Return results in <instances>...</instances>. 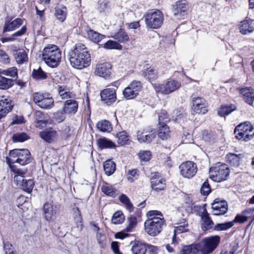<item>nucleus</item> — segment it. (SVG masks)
I'll use <instances>...</instances> for the list:
<instances>
[{
    "label": "nucleus",
    "mask_w": 254,
    "mask_h": 254,
    "mask_svg": "<svg viewBox=\"0 0 254 254\" xmlns=\"http://www.w3.org/2000/svg\"><path fill=\"white\" fill-rule=\"evenodd\" d=\"M69 60L71 66L81 69L88 67L90 64V54L85 45L77 44L69 53Z\"/></svg>",
    "instance_id": "f257e3e1"
},
{
    "label": "nucleus",
    "mask_w": 254,
    "mask_h": 254,
    "mask_svg": "<svg viewBox=\"0 0 254 254\" xmlns=\"http://www.w3.org/2000/svg\"><path fill=\"white\" fill-rule=\"evenodd\" d=\"M148 219L144 222V229L147 234L151 236H156L162 230L165 225V221L160 211L150 210L147 212Z\"/></svg>",
    "instance_id": "f03ea898"
},
{
    "label": "nucleus",
    "mask_w": 254,
    "mask_h": 254,
    "mask_svg": "<svg viewBox=\"0 0 254 254\" xmlns=\"http://www.w3.org/2000/svg\"><path fill=\"white\" fill-rule=\"evenodd\" d=\"M42 58L48 66L57 67L61 62L62 52L56 45H48L43 50Z\"/></svg>",
    "instance_id": "7ed1b4c3"
},
{
    "label": "nucleus",
    "mask_w": 254,
    "mask_h": 254,
    "mask_svg": "<svg viewBox=\"0 0 254 254\" xmlns=\"http://www.w3.org/2000/svg\"><path fill=\"white\" fill-rule=\"evenodd\" d=\"M31 154L26 149H15L10 151L7 162L9 164L17 163L21 165H25L31 161Z\"/></svg>",
    "instance_id": "20e7f679"
},
{
    "label": "nucleus",
    "mask_w": 254,
    "mask_h": 254,
    "mask_svg": "<svg viewBox=\"0 0 254 254\" xmlns=\"http://www.w3.org/2000/svg\"><path fill=\"white\" fill-rule=\"evenodd\" d=\"M230 171L227 165L217 163L211 167L209 176L213 181L220 182L226 180L229 176Z\"/></svg>",
    "instance_id": "39448f33"
},
{
    "label": "nucleus",
    "mask_w": 254,
    "mask_h": 254,
    "mask_svg": "<svg viewBox=\"0 0 254 254\" xmlns=\"http://www.w3.org/2000/svg\"><path fill=\"white\" fill-rule=\"evenodd\" d=\"M234 133L238 139L248 141L254 137V127L250 122H245L235 127Z\"/></svg>",
    "instance_id": "423d86ee"
},
{
    "label": "nucleus",
    "mask_w": 254,
    "mask_h": 254,
    "mask_svg": "<svg viewBox=\"0 0 254 254\" xmlns=\"http://www.w3.org/2000/svg\"><path fill=\"white\" fill-rule=\"evenodd\" d=\"M181 86V83L177 80L170 79L163 84L155 83L153 87L156 92L168 95L178 90Z\"/></svg>",
    "instance_id": "0eeeda50"
},
{
    "label": "nucleus",
    "mask_w": 254,
    "mask_h": 254,
    "mask_svg": "<svg viewBox=\"0 0 254 254\" xmlns=\"http://www.w3.org/2000/svg\"><path fill=\"white\" fill-rule=\"evenodd\" d=\"M164 20L162 12L159 10L148 12L145 17V23L147 27L157 29L163 24Z\"/></svg>",
    "instance_id": "6e6552de"
},
{
    "label": "nucleus",
    "mask_w": 254,
    "mask_h": 254,
    "mask_svg": "<svg viewBox=\"0 0 254 254\" xmlns=\"http://www.w3.org/2000/svg\"><path fill=\"white\" fill-rule=\"evenodd\" d=\"M220 241L219 236H213L204 239L198 245L199 251L202 254H210L217 247Z\"/></svg>",
    "instance_id": "1a4fd4ad"
},
{
    "label": "nucleus",
    "mask_w": 254,
    "mask_h": 254,
    "mask_svg": "<svg viewBox=\"0 0 254 254\" xmlns=\"http://www.w3.org/2000/svg\"><path fill=\"white\" fill-rule=\"evenodd\" d=\"M34 103L41 108L50 109L54 106V101L49 94L35 93L33 96Z\"/></svg>",
    "instance_id": "9d476101"
},
{
    "label": "nucleus",
    "mask_w": 254,
    "mask_h": 254,
    "mask_svg": "<svg viewBox=\"0 0 254 254\" xmlns=\"http://www.w3.org/2000/svg\"><path fill=\"white\" fill-rule=\"evenodd\" d=\"M179 169L181 175L187 179L194 177L197 171L196 164L190 161L182 163L179 166Z\"/></svg>",
    "instance_id": "9b49d317"
},
{
    "label": "nucleus",
    "mask_w": 254,
    "mask_h": 254,
    "mask_svg": "<svg viewBox=\"0 0 254 254\" xmlns=\"http://www.w3.org/2000/svg\"><path fill=\"white\" fill-rule=\"evenodd\" d=\"M142 89V84L139 81L134 80L123 90L124 97L127 99L135 98Z\"/></svg>",
    "instance_id": "f8f14e48"
},
{
    "label": "nucleus",
    "mask_w": 254,
    "mask_h": 254,
    "mask_svg": "<svg viewBox=\"0 0 254 254\" xmlns=\"http://www.w3.org/2000/svg\"><path fill=\"white\" fill-rule=\"evenodd\" d=\"M117 87H109L100 92L101 100L108 105L114 103L117 100L116 90Z\"/></svg>",
    "instance_id": "ddd939ff"
},
{
    "label": "nucleus",
    "mask_w": 254,
    "mask_h": 254,
    "mask_svg": "<svg viewBox=\"0 0 254 254\" xmlns=\"http://www.w3.org/2000/svg\"><path fill=\"white\" fill-rule=\"evenodd\" d=\"M136 139L139 143L150 142L156 136L155 131L151 129H143L136 132Z\"/></svg>",
    "instance_id": "4468645a"
},
{
    "label": "nucleus",
    "mask_w": 254,
    "mask_h": 254,
    "mask_svg": "<svg viewBox=\"0 0 254 254\" xmlns=\"http://www.w3.org/2000/svg\"><path fill=\"white\" fill-rule=\"evenodd\" d=\"M45 218L48 221L54 220L56 215L59 212L60 206L54 205L52 202H46L44 205Z\"/></svg>",
    "instance_id": "2eb2a0df"
},
{
    "label": "nucleus",
    "mask_w": 254,
    "mask_h": 254,
    "mask_svg": "<svg viewBox=\"0 0 254 254\" xmlns=\"http://www.w3.org/2000/svg\"><path fill=\"white\" fill-rule=\"evenodd\" d=\"M212 214L213 215H221L228 211L227 202L225 200L215 199L211 204Z\"/></svg>",
    "instance_id": "dca6fc26"
},
{
    "label": "nucleus",
    "mask_w": 254,
    "mask_h": 254,
    "mask_svg": "<svg viewBox=\"0 0 254 254\" xmlns=\"http://www.w3.org/2000/svg\"><path fill=\"white\" fill-rule=\"evenodd\" d=\"M192 104L191 109L194 113L204 114L207 112L204 99L198 97H192Z\"/></svg>",
    "instance_id": "f3484780"
},
{
    "label": "nucleus",
    "mask_w": 254,
    "mask_h": 254,
    "mask_svg": "<svg viewBox=\"0 0 254 254\" xmlns=\"http://www.w3.org/2000/svg\"><path fill=\"white\" fill-rule=\"evenodd\" d=\"M152 175L151 178L152 189L156 191L163 190L166 187V180L162 178L158 172L152 173Z\"/></svg>",
    "instance_id": "a211bd4d"
},
{
    "label": "nucleus",
    "mask_w": 254,
    "mask_h": 254,
    "mask_svg": "<svg viewBox=\"0 0 254 254\" xmlns=\"http://www.w3.org/2000/svg\"><path fill=\"white\" fill-rule=\"evenodd\" d=\"M23 19L17 18L13 20L10 17H7L4 21L3 32H10L16 30L23 23Z\"/></svg>",
    "instance_id": "6ab92c4d"
},
{
    "label": "nucleus",
    "mask_w": 254,
    "mask_h": 254,
    "mask_svg": "<svg viewBox=\"0 0 254 254\" xmlns=\"http://www.w3.org/2000/svg\"><path fill=\"white\" fill-rule=\"evenodd\" d=\"M111 65L110 63L105 62L96 64L94 73L96 75L107 78L111 74Z\"/></svg>",
    "instance_id": "aec40b11"
},
{
    "label": "nucleus",
    "mask_w": 254,
    "mask_h": 254,
    "mask_svg": "<svg viewBox=\"0 0 254 254\" xmlns=\"http://www.w3.org/2000/svg\"><path fill=\"white\" fill-rule=\"evenodd\" d=\"M188 8V4L185 0L178 1L173 6V14L178 18H181L182 16L187 14Z\"/></svg>",
    "instance_id": "412c9836"
},
{
    "label": "nucleus",
    "mask_w": 254,
    "mask_h": 254,
    "mask_svg": "<svg viewBox=\"0 0 254 254\" xmlns=\"http://www.w3.org/2000/svg\"><path fill=\"white\" fill-rule=\"evenodd\" d=\"M239 29L243 35L252 33L254 30V20L250 18L243 20L239 24Z\"/></svg>",
    "instance_id": "4be33fe9"
},
{
    "label": "nucleus",
    "mask_w": 254,
    "mask_h": 254,
    "mask_svg": "<svg viewBox=\"0 0 254 254\" xmlns=\"http://www.w3.org/2000/svg\"><path fill=\"white\" fill-rule=\"evenodd\" d=\"M78 108V102L73 99H68L65 101L64 104L63 109L67 115H75Z\"/></svg>",
    "instance_id": "5701e85b"
},
{
    "label": "nucleus",
    "mask_w": 254,
    "mask_h": 254,
    "mask_svg": "<svg viewBox=\"0 0 254 254\" xmlns=\"http://www.w3.org/2000/svg\"><path fill=\"white\" fill-rule=\"evenodd\" d=\"M147 246L145 244L139 241H135L132 245L131 251L132 254H145L147 251ZM149 250L153 251L156 247L153 246L148 245Z\"/></svg>",
    "instance_id": "b1692460"
},
{
    "label": "nucleus",
    "mask_w": 254,
    "mask_h": 254,
    "mask_svg": "<svg viewBox=\"0 0 254 254\" xmlns=\"http://www.w3.org/2000/svg\"><path fill=\"white\" fill-rule=\"evenodd\" d=\"M39 136L48 143H52L58 138L57 131L52 129H46L40 132Z\"/></svg>",
    "instance_id": "393cba45"
},
{
    "label": "nucleus",
    "mask_w": 254,
    "mask_h": 254,
    "mask_svg": "<svg viewBox=\"0 0 254 254\" xmlns=\"http://www.w3.org/2000/svg\"><path fill=\"white\" fill-rule=\"evenodd\" d=\"M13 106L9 97L5 96L0 97V112L6 115L12 110Z\"/></svg>",
    "instance_id": "a878e982"
},
{
    "label": "nucleus",
    "mask_w": 254,
    "mask_h": 254,
    "mask_svg": "<svg viewBox=\"0 0 254 254\" xmlns=\"http://www.w3.org/2000/svg\"><path fill=\"white\" fill-rule=\"evenodd\" d=\"M201 217L203 223H202V228L203 230H207L210 229H214V224L209 216L206 209H204L201 213Z\"/></svg>",
    "instance_id": "bb28decb"
},
{
    "label": "nucleus",
    "mask_w": 254,
    "mask_h": 254,
    "mask_svg": "<svg viewBox=\"0 0 254 254\" xmlns=\"http://www.w3.org/2000/svg\"><path fill=\"white\" fill-rule=\"evenodd\" d=\"M243 158L242 154L238 155L232 153H230L226 156L227 162L234 167L239 166L242 162Z\"/></svg>",
    "instance_id": "cd10ccee"
},
{
    "label": "nucleus",
    "mask_w": 254,
    "mask_h": 254,
    "mask_svg": "<svg viewBox=\"0 0 254 254\" xmlns=\"http://www.w3.org/2000/svg\"><path fill=\"white\" fill-rule=\"evenodd\" d=\"M97 143L101 149H114L116 147V145L114 142L105 137L98 139Z\"/></svg>",
    "instance_id": "c85d7f7f"
},
{
    "label": "nucleus",
    "mask_w": 254,
    "mask_h": 254,
    "mask_svg": "<svg viewBox=\"0 0 254 254\" xmlns=\"http://www.w3.org/2000/svg\"><path fill=\"white\" fill-rule=\"evenodd\" d=\"M55 15L58 20L63 22L67 15L66 7L63 5H57L55 8Z\"/></svg>",
    "instance_id": "c756f323"
},
{
    "label": "nucleus",
    "mask_w": 254,
    "mask_h": 254,
    "mask_svg": "<svg viewBox=\"0 0 254 254\" xmlns=\"http://www.w3.org/2000/svg\"><path fill=\"white\" fill-rule=\"evenodd\" d=\"M240 93L246 102L250 105H253L254 95L252 90L247 88H242L240 90Z\"/></svg>",
    "instance_id": "7c9ffc66"
},
{
    "label": "nucleus",
    "mask_w": 254,
    "mask_h": 254,
    "mask_svg": "<svg viewBox=\"0 0 254 254\" xmlns=\"http://www.w3.org/2000/svg\"><path fill=\"white\" fill-rule=\"evenodd\" d=\"M27 31V27L26 25L23 26L21 29L13 33L11 36L8 37H2L0 39L2 43H4L7 42H13L16 39L14 37H20L24 35Z\"/></svg>",
    "instance_id": "2f4dec72"
},
{
    "label": "nucleus",
    "mask_w": 254,
    "mask_h": 254,
    "mask_svg": "<svg viewBox=\"0 0 254 254\" xmlns=\"http://www.w3.org/2000/svg\"><path fill=\"white\" fill-rule=\"evenodd\" d=\"M14 58L17 64H22L27 62L28 60L26 52L23 49H18L14 54Z\"/></svg>",
    "instance_id": "473e14b6"
},
{
    "label": "nucleus",
    "mask_w": 254,
    "mask_h": 254,
    "mask_svg": "<svg viewBox=\"0 0 254 254\" xmlns=\"http://www.w3.org/2000/svg\"><path fill=\"white\" fill-rule=\"evenodd\" d=\"M142 75L149 81L155 80L157 77L156 70L151 67L144 68L142 71Z\"/></svg>",
    "instance_id": "72a5a7b5"
},
{
    "label": "nucleus",
    "mask_w": 254,
    "mask_h": 254,
    "mask_svg": "<svg viewBox=\"0 0 254 254\" xmlns=\"http://www.w3.org/2000/svg\"><path fill=\"white\" fill-rule=\"evenodd\" d=\"M59 95L62 99H71L75 97V95L70 92L65 87L59 86L58 87Z\"/></svg>",
    "instance_id": "f704fd0d"
},
{
    "label": "nucleus",
    "mask_w": 254,
    "mask_h": 254,
    "mask_svg": "<svg viewBox=\"0 0 254 254\" xmlns=\"http://www.w3.org/2000/svg\"><path fill=\"white\" fill-rule=\"evenodd\" d=\"M236 107L234 105L221 106L218 110V114L221 117H225L235 111Z\"/></svg>",
    "instance_id": "c9c22d12"
},
{
    "label": "nucleus",
    "mask_w": 254,
    "mask_h": 254,
    "mask_svg": "<svg viewBox=\"0 0 254 254\" xmlns=\"http://www.w3.org/2000/svg\"><path fill=\"white\" fill-rule=\"evenodd\" d=\"M14 85V80L0 75V89L6 90Z\"/></svg>",
    "instance_id": "e433bc0d"
},
{
    "label": "nucleus",
    "mask_w": 254,
    "mask_h": 254,
    "mask_svg": "<svg viewBox=\"0 0 254 254\" xmlns=\"http://www.w3.org/2000/svg\"><path fill=\"white\" fill-rule=\"evenodd\" d=\"M97 128L102 132H109L112 130L111 124L107 120H101L96 125Z\"/></svg>",
    "instance_id": "4c0bfd02"
},
{
    "label": "nucleus",
    "mask_w": 254,
    "mask_h": 254,
    "mask_svg": "<svg viewBox=\"0 0 254 254\" xmlns=\"http://www.w3.org/2000/svg\"><path fill=\"white\" fill-rule=\"evenodd\" d=\"M88 38L94 43H98L102 39H103L105 36L91 29L87 31Z\"/></svg>",
    "instance_id": "58836bf2"
},
{
    "label": "nucleus",
    "mask_w": 254,
    "mask_h": 254,
    "mask_svg": "<svg viewBox=\"0 0 254 254\" xmlns=\"http://www.w3.org/2000/svg\"><path fill=\"white\" fill-rule=\"evenodd\" d=\"M0 74L11 77L15 79L18 78V70L16 67H11L5 69H0Z\"/></svg>",
    "instance_id": "ea45409f"
},
{
    "label": "nucleus",
    "mask_w": 254,
    "mask_h": 254,
    "mask_svg": "<svg viewBox=\"0 0 254 254\" xmlns=\"http://www.w3.org/2000/svg\"><path fill=\"white\" fill-rule=\"evenodd\" d=\"M158 129V135L162 140L167 139L170 135V130L166 125H160Z\"/></svg>",
    "instance_id": "a19ab883"
},
{
    "label": "nucleus",
    "mask_w": 254,
    "mask_h": 254,
    "mask_svg": "<svg viewBox=\"0 0 254 254\" xmlns=\"http://www.w3.org/2000/svg\"><path fill=\"white\" fill-rule=\"evenodd\" d=\"M32 77L36 80H42L47 79L48 76L47 73L39 67L37 69L33 70Z\"/></svg>",
    "instance_id": "79ce46f5"
},
{
    "label": "nucleus",
    "mask_w": 254,
    "mask_h": 254,
    "mask_svg": "<svg viewBox=\"0 0 254 254\" xmlns=\"http://www.w3.org/2000/svg\"><path fill=\"white\" fill-rule=\"evenodd\" d=\"M104 169L105 174L108 176L113 174L116 170V164L111 160H108L104 163Z\"/></svg>",
    "instance_id": "37998d69"
},
{
    "label": "nucleus",
    "mask_w": 254,
    "mask_h": 254,
    "mask_svg": "<svg viewBox=\"0 0 254 254\" xmlns=\"http://www.w3.org/2000/svg\"><path fill=\"white\" fill-rule=\"evenodd\" d=\"M101 190L107 195L112 197H114L116 195V190L109 184H103L101 187Z\"/></svg>",
    "instance_id": "c03bdc74"
},
{
    "label": "nucleus",
    "mask_w": 254,
    "mask_h": 254,
    "mask_svg": "<svg viewBox=\"0 0 254 254\" xmlns=\"http://www.w3.org/2000/svg\"><path fill=\"white\" fill-rule=\"evenodd\" d=\"M198 251V245H191L184 246L181 251V254H196Z\"/></svg>",
    "instance_id": "a18cd8bd"
},
{
    "label": "nucleus",
    "mask_w": 254,
    "mask_h": 254,
    "mask_svg": "<svg viewBox=\"0 0 254 254\" xmlns=\"http://www.w3.org/2000/svg\"><path fill=\"white\" fill-rule=\"evenodd\" d=\"M121 202L124 204L126 208L129 212H132L134 210V207L129 198L125 194H122L119 197Z\"/></svg>",
    "instance_id": "49530a36"
},
{
    "label": "nucleus",
    "mask_w": 254,
    "mask_h": 254,
    "mask_svg": "<svg viewBox=\"0 0 254 254\" xmlns=\"http://www.w3.org/2000/svg\"><path fill=\"white\" fill-rule=\"evenodd\" d=\"M113 37L115 40L122 43H125L129 40L127 34L122 29H120L117 33L115 34Z\"/></svg>",
    "instance_id": "de8ad7c7"
},
{
    "label": "nucleus",
    "mask_w": 254,
    "mask_h": 254,
    "mask_svg": "<svg viewBox=\"0 0 254 254\" xmlns=\"http://www.w3.org/2000/svg\"><path fill=\"white\" fill-rule=\"evenodd\" d=\"M118 143L120 145H124L128 143L129 137L125 131H121L117 134Z\"/></svg>",
    "instance_id": "09e8293b"
},
{
    "label": "nucleus",
    "mask_w": 254,
    "mask_h": 254,
    "mask_svg": "<svg viewBox=\"0 0 254 254\" xmlns=\"http://www.w3.org/2000/svg\"><path fill=\"white\" fill-rule=\"evenodd\" d=\"M125 217L122 211H117L113 215L112 222L114 224H120L124 222Z\"/></svg>",
    "instance_id": "8fccbe9b"
},
{
    "label": "nucleus",
    "mask_w": 254,
    "mask_h": 254,
    "mask_svg": "<svg viewBox=\"0 0 254 254\" xmlns=\"http://www.w3.org/2000/svg\"><path fill=\"white\" fill-rule=\"evenodd\" d=\"M234 225L233 222H227L223 223H218L214 226V230L217 231H226Z\"/></svg>",
    "instance_id": "3c124183"
},
{
    "label": "nucleus",
    "mask_w": 254,
    "mask_h": 254,
    "mask_svg": "<svg viewBox=\"0 0 254 254\" xmlns=\"http://www.w3.org/2000/svg\"><path fill=\"white\" fill-rule=\"evenodd\" d=\"M66 114L63 109L59 110L54 114L53 119L57 123H61L65 119Z\"/></svg>",
    "instance_id": "603ef678"
},
{
    "label": "nucleus",
    "mask_w": 254,
    "mask_h": 254,
    "mask_svg": "<svg viewBox=\"0 0 254 254\" xmlns=\"http://www.w3.org/2000/svg\"><path fill=\"white\" fill-rule=\"evenodd\" d=\"M189 230L188 224L187 222L181 223L178 226L175 227L174 231L173 240L176 237V233H182L187 232Z\"/></svg>",
    "instance_id": "864d4df0"
},
{
    "label": "nucleus",
    "mask_w": 254,
    "mask_h": 254,
    "mask_svg": "<svg viewBox=\"0 0 254 254\" xmlns=\"http://www.w3.org/2000/svg\"><path fill=\"white\" fill-rule=\"evenodd\" d=\"M34 186V184L32 180L26 179L20 187L24 191L30 192L33 190Z\"/></svg>",
    "instance_id": "5fc2aeb1"
},
{
    "label": "nucleus",
    "mask_w": 254,
    "mask_h": 254,
    "mask_svg": "<svg viewBox=\"0 0 254 254\" xmlns=\"http://www.w3.org/2000/svg\"><path fill=\"white\" fill-rule=\"evenodd\" d=\"M12 140L14 142H23L29 138L28 135L24 132L16 133L12 136Z\"/></svg>",
    "instance_id": "6e6d98bb"
},
{
    "label": "nucleus",
    "mask_w": 254,
    "mask_h": 254,
    "mask_svg": "<svg viewBox=\"0 0 254 254\" xmlns=\"http://www.w3.org/2000/svg\"><path fill=\"white\" fill-rule=\"evenodd\" d=\"M158 120L159 125H166V123L170 121V119L166 111L162 110L158 114Z\"/></svg>",
    "instance_id": "4d7b16f0"
},
{
    "label": "nucleus",
    "mask_w": 254,
    "mask_h": 254,
    "mask_svg": "<svg viewBox=\"0 0 254 254\" xmlns=\"http://www.w3.org/2000/svg\"><path fill=\"white\" fill-rule=\"evenodd\" d=\"M128 224L126 228V230L127 232H130L135 228L137 225V218L133 216H130L128 219Z\"/></svg>",
    "instance_id": "13d9d810"
},
{
    "label": "nucleus",
    "mask_w": 254,
    "mask_h": 254,
    "mask_svg": "<svg viewBox=\"0 0 254 254\" xmlns=\"http://www.w3.org/2000/svg\"><path fill=\"white\" fill-rule=\"evenodd\" d=\"M104 48L107 49L121 50L122 47L119 43L116 41L109 40L105 44Z\"/></svg>",
    "instance_id": "bf43d9fd"
},
{
    "label": "nucleus",
    "mask_w": 254,
    "mask_h": 254,
    "mask_svg": "<svg viewBox=\"0 0 254 254\" xmlns=\"http://www.w3.org/2000/svg\"><path fill=\"white\" fill-rule=\"evenodd\" d=\"M138 176V174L137 170L136 169H133L128 171L127 178V180L131 183L137 179Z\"/></svg>",
    "instance_id": "052dcab7"
},
{
    "label": "nucleus",
    "mask_w": 254,
    "mask_h": 254,
    "mask_svg": "<svg viewBox=\"0 0 254 254\" xmlns=\"http://www.w3.org/2000/svg\"><path fill=\"white\" fill-rule=\"evenodd\" d=\"M202 139L207 142H210L214 139V135L211 131L208 130H204L202 132Z\"/></svg>",
    "instance_id": "680f3d73"
},
{
    "label": "nucleus",
    "mask_w": 254,
    "mask_h": 254,
    "mask_svg": "<svg viewBox=\"0 0 254 254\" xmlns=\"http://www.w3.org/2000/svg\"><path fill=\"white\" fill-rule=\"evenodd\" d=\"M200 193L203 195H207L211 191V189L207 181H205L202 184L200 189Z\"/></svg>",
    "instance_id": "e2e57ef3"
},
{
    "label": "nucleus",
    "mask_w": 254,
    "mask_h": 254,
    "mask_svg": "<svg viewBox=\"0 0 254 254\" xmlns=\"http://www.w3.org/2000/svg\"><path fill=\"white\" fill-rule=\"evenodd\" d=\"M151 152L149 151H141L138 153L140 159L143 161H148L151 158Z\"/></svg>",
    "instance_id": "0e129e2a"
},
{
    "label": "nucleus",
    "mask_w": 254,
    "mask_h": 254,
    "mask_svg": "<svg viewBox=\"0 0 254 254\" xmlns=\"http://www.w3.org/2000/svg\"><path fill=\"white\" fill-rule=\"evenodd\" d=\"M96 238L100 247L104 248L106 246L105 235L102 234L100 233H97L96 235Z\"/></svg>",
    "instance_id": "69168bd1"
},
{
    "label": "nucleus",
    "mask_w": 254,
    "mask_h": 254,
    "mask_svg": "<svg viewBox=\"0 0 254 254\" xmlns=\"http://www.w3.org/2000/svg\"><path fill=\"white\" fill-rule=\"evenodd\" d=\"M247 220L248 217L242 213L240 214H237L232 222H233V224H234V223H243Z\"/></svg>",
    "instance_id": "338daca9"
},
{
    "label": "nucleus",
    "mask_w": 254,
    "mask_h": 254,
    "mask_svg": "<svg viewBox=\"0 0 254 254\" xmlns=\"http://www.w3.org/2000/svg\"><path fill=\"white\" fill-rule=\"evenodd\" d=\"M0 61L3 64H8L10 61L8 55L2 50H0Z\"/></svg>",
    "instance_id": "774afa93"
}]
</instances>
